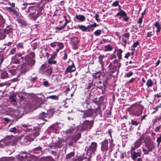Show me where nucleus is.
Wrapping results in <instances>:
<instances>
[{
  "instance_id": "nucleus-1",
  "label": "nucleus",
  "mask_w": 161,
  "mask_h": 161,
  "mask_svg": "<svg viewBox=\"0 0 161 161\" xmlns=\"http://www.w3.org/2000/svg\"><path fill=\"white\" fill-rule=\"evenodd\" d=\"M21 59H22V60L24 59L25 61V62L21 65L20 69L21 73L28 71L35 63V60L30 58L28 55L25 56V57H21Z\"/></svg>"
},
{
  "instance_id": "nucleus-2",
  "label": "nucleus",
  "mask_w": 161,
  "mask_h": 161,
  "mask_svg": "<svg viewBox=\"0 0 161 161\" xmlns=\"http://www.w3.org/2000/svg\"><path fill=\"white\" fill-rule=\"evenodd\" d=\"M97 144L95 142H92L91 145L87 148L86 150V154L89 157H91V155L94 153L96 150Z\"/></svg>"
},
{
  "instance_id": "nucleus-3",
  "label": "nucleus",
  "mask_w": 161,
  "mask_h": 161,
  "mask_svg": "<svg viewBox=\"0 0 161 161\" xmlns=\"http://www.w3.org/2000/svg\"><path fill=\"white\" fill-rule=\"evenodd\" d=\"M93 125V121H89L87 120H85L83 123L81 127V130H86L88 131L92 127Z\"/></svg>"
},
{
  "instance_id": "nucleus-4",
  "label": "nucleus",
  "mask_w": 161,
  "mask_h": 161,
  "mask_svg": "<svg viewBox=\"0 0 161 161\" xmlns=\"http://www.w3.org/2000/svg\"><path fill=\"white\" fill-rule=\"evenodd\" d=\"M135 106V114L137 116H139L142 114L143 107L139 104H134L131 106Z\"/></svg>"
},
{
  "instance_id": "nucleus-5",
  "label": "nucleus",
  "mask_w": 161,
  "mask_h": 161,
  "mask_svg": "<svg viewBox=\"0 0 161 161\" xmlns=\"http://www.w3.org/2000/svg\"><path fill=\"white\" fill-rule=\"evenodd\" d=\"M8 73L6 71H2L1 73V78L2 79L7 78L11 75L14 74L15 71L14 70H9Z\"/></svg>"
},
{
  "instance_id": "nucleus-6",
  "label": "nucleus",
  "mask_w": 161,
  "mask_h": 161,
  "mask_svg": "<svg viewBox=\"0 0 161 161\" xmlns=\"http://www.w3.org/2000/svg\"><path fill=\"white\" fill-rule=\"evenodd\" d=\"M108 142L107 139H105L101 143V150L102 153L105 155L108 150Z\"/></svg>"
},
{
  "instance_id": "nucleus-7",
  "label": "nucleus",
  "mask_w": 161,
  "mask_h": 161,
  "mask_svg": "<svg viewBox=\"0 0 161 161\" xmlns=\"http://www.w3.org/2000/svg\"><path fill=\"white\" fill-rule=\"evenodd\" d=\"M94 112V110L92 109H89L86 111H84L83 114L80 115L82 118H86L92 116Z\"/></svg>"
},
{
  "instance_id": "nucleus-8",
  "label": "nucleus",
  "mask_w": 161,
  "mask_h": 161,
  "mask_svg": "<svg viewBox=\"0 0 161 161\" xmlns=\"http://www.w3.org/2000/svg\"><path fill=\"white\" fill-rule=\"evenodd\" d=\"M142 138L141 137L137 140L133 144L134 146L131 147V150L134 151L136 149L139 147L142 144Z\"/></svg>"
},
{
  "instance_id": "nucleus-9",
  "label": "nucleus",
  "mask_w": 161,
  "mask_h": 161,
  "mask_svg": "<svg viewBox=\"0 0 161 161\" xmlns=\"http://www.w3.org/2000/svg\"><path fill=\"white\" fill-rule=\"evenodd\" d=\"M39 132H38L34 133L31 134L26 136V138L28 139V142L30 143L37 136L39 135Z\"/></svg>"
},
{
  "instance_id": "nucleus-10",
  "label": "nucleus",
  "mask_w": 161,
  "mask_h": 161,
  "mask_svg": "<svg viewBox=\"0 0 161 161\" xmlns=\"http://www.w3.org/2000/svg\"><path fill=\"white\" fill-rule=\"evenodd\" d=\"M76 68L74 66V63L71 65L69 66L66 69L64 72V74H66L68 73H71L74 72Z\"/></svg>"
},
{
  "instance_id": "nucleus-11",
  "label": "nucleus",
  "mask_w": 161,
  "mask_h": 161,
  "mask_svg": "<svg viewBox=\"0 0 161 161\" xmlns=\"http://www.w3.org/2000/svg\"><path fill=\"white\" fill-rule=\"evenodd\" d=\"M146 147L149 151H151L155 147L154 143L153 142H151L148 143L146 144Z\"/></svg>"
},
{
  "instance_id": "nucleus-12",
  "label": "nucleus",
  "mask_w": 161,
  "mask_h": 161,
  "mask_svg": "<svg viewBox=\"0 0 161 161\" xmlns=\"http://www.w3.org/2000/svg\"><path fill=\"white\" fill-rule=\"evenodd\" d=\"M47 116L48 114L47 113L43 112L41 113V124H44L45 122L47 121V120L44 118Z\"/></svg>"
},
{
  "instance_id": "nucleus-13",
  "label": "nucleus",
  "mask_w": 161,
  "mask_h": 161,
  "mask_svg": "<svg viewBox=\"0 0 161 161\" xmlns=\"http://www.w3.org/2000/svg\"><path fill=\"white\" fill-rule=\"evenodd\" d=\"M110 64L111 65L114 67H116L117 69L118 67L119 68L121 66V64L119 63L118 60L117 59L114 60L112 63Z\"/></svg>"
},
{
  "instance_id": "nucleus-14",
  "label": "nucleus",
  "mask_w": 161,
  "mask_h": 161,
  "mask_svg": "<svg viewBox=\"0 0 161 161\" xmlns=\"http://www.w3.org/2000/svg\"><path fill=\"white\" fill-rule=\"evenodd\" d=\"M75 18L80 22H82L85 21L86 19L85 17L82 15L79 14L75 16Z\"/></svg>"
},
{
  "instance_id": "nucleus-15",
  "label": "nucleus",
  "mask_w": 161,
  "mask_h": 161,
  "mask_svg": "<svg viewBox=\"0 0 161 161\" xmlns=\"http://www.w3.org/2000/svg\"><path fill=\"white\" fill-rule=\"evenodd\" d=\"M154 25L157 28V30H156V32L157 33V35H158V32H160L161 30V25L158 22H156L154 23Z\"/></svg>"
},
{
  "instance_id": "nucleus-16",
  "label": "nucleus",
  "mask_w": 161,
  "mask_h": 161,
  "mask_svg": "<svg viewBox=\"0 0 161 161\" xmlns=\"http://www.w3.org/2000/svg\"><path fill=\"white\" fill-rule=\"evenodd\" d=\"M141 156V153L140 152L136 153L134 152L132 154V157L134 160H135L138 157H140Z\"/></svg>"
},
{
  "instance_id": "nucleus-17",
  "label": "nucleus",
  "mask_w": 161,
  "mask_h": 161,
  "mask_svg": "<svg viewBox=\"0 0 161 161\" xmlns=\"http://www.w3.org/2000/svg\"><path fill=\"white\" fill-rule=\"evenodd\" d=\"M78 27L83 31H86L87 30H89L88 26L86 27L83 25H79Z\"/></svg>"
},
{
  "instance_id": "nucleus-18",
  "label": "nucleus",
  "mask_w": 161,
  "mask_h": 161,
  "mask_svg": "<svg viewBox=\"0 0 161 161\" xmlns=\"http://www.w3.org/2000/svg\"><path fill=\"white\" fill-rule=\"evenodd\" d=\"M57 46L58 48L56 49V52H58L60 49H62L64 47L63 44L62 42H58Z\"/></svg>"
},
{
  "instance_id": "nucleus-19",
  "label": "nucleus",
  "mask_w": 161,
  "mask_h": 161,
  "mask_svg": "<svg viewBox=\"0 0 161 161\" xmlns=\"http://www.w3.org/2000/svg\"><path fill=\"white\" fill-rule=\"evenodd\" d=\"M104 51L107 52L111 51L113 49V48L110 45H108L104 47Z\"/></svg>"
},
{
  "instance_id": "nucleus-20",
  "label": "nucleus",
  "mask_w": 161,
  "mask_h": 161,
  "mask_svg": "<svg viewBox=\"0 0 161 161\" xmlns=\"http://www.w3.org/2000/svg\"><path fill=\"white\" fill-rule=\"evenodd\" d=\"M119 12L117 14V16L120 15L121 17H124L126 16L127 14L124 11L121 10L120 9H119Z\"/></svg>"
},
{
  "instance_id": "nucleus-21",
  "label": "nucleus",
  "mask_w": 161,
  "mask_h": 161,
  "mask_svg": "<svg viewBox=\"0 0 161 161\" xmlns=\"http://www.w3.org/2000/svg\"><path fill=\"white\" fill-rule=\"evenodd\" d=\"M74 129L73 128H70L69 129H67L65 131H64V134L66 135H68L69 134H70L72 133V132L74 131Z\"/></svg>"
},
{
  "instance_id": "nucleus-22",
  "label": "nucleus",
  "mask_w": 161,
  "mask_h": 161,
  "mask_svg": "<svg viewBox=\"0 0 161 161\" xmlns=\"http://www.w3.org/2000/svg\"><path fill=\"white\" fill-rule=\"evenodd\" d=\"M22 126L24 128V130L27 131H29L31 130L32 129V128H30L31 125L24 124L22 125Z\"/></svg>"
},
{
  "instance_id": "nucleus-23",
  "label": "nucleus",
  "mask_w": 161,
  "mask_h": 161,
  "mask_svg": "<svg viewBox=\"0 0 161 161\" xmlns=\"http://www.w3.org/2000/svg\"><path fill=\"white\" fill-rule=\"evenodd\" d=\"M127 39L122 37V38L121 41V44L125 48L126 46V44L127 42Z\"/></svg>"
},
{
  "instance_id": "nucleus-24",
  "label": "nucleus",
  "mask_w": 161,
  "mask_h": 161,
  "mask_svg": "<svg viewBox=\"0 0 161 161\" xmlns=\"http://www.w3.org/2000/svg\"><path fill=\"white\" fill-rule=\"evenodd\" d=\"M16 95L13 94L10 96L9 99L11 102H14L16 101Z\"/></svg>"
},
{
  "instance_id": "nucleus-25",
  "label": "nucleus",
  "mask_w": 161,
  "mask_h": 161,
  "mask_svg": "<svg viewBox=\"0 0 161 161\" xmlns=\"http://www.w3.org/2000/svg\"><path fill=\"white\" fill-rule=\"evenodd\" d=\"M146 85L148 87H151L153 85V82L152 80L149 79H148Z\"/></svg>"
},
{
  "instance_id": "nucleus-26",
  "label": "nucleus",
  "mask_w": 161,
  "mask_h": 161,
  "mask_svg": "<svg viewBox=\"0 0 161 161\" xmlns=\"http://www.w3.org/2000/svg\"><path fill=\"white\" fill-rule=\"evenodd\" d=\"M47 99H52L53 100H58V97L57 96L54 95L48 96L47 97Z\"/></svg>"
},
{
  "instance_id": "nucleus-27",
  "label": "nucleus",
  "mask_w": 161,
  "mask_h": 161,
  "mask_svg": "<svg viewBox=\"0 0 161 161\" xmlns=\"http://www.w3.org/2000/svg\"><path fill=\"white\" fill-rule=\"evenodd\" d=\"M154 32V28H153V31H149L147 32V37H150L152 35H153V33Z\"/></svg>"
},
{
  "instance_id": "nucleus-28",
  "label": "nucleus",
  "mask_w": 161,
  "mask_h": 161,
  "mask_svg": "<svg viewBox=\"0 0 161 161\" xmlns=\"http://www.w3.org/2000/svg\"><path fill=\"white\" fill-rule=\"evenodd\" d=\"M81 134L79 132H78L77 134L75 135V142H76L79 139V138L80 137Z\"/></svg>"
},
{
  "instance_id": "nucleus-29",
  "label": "nucleus",
  "mask_w": 161,
  "mask_h": 161,
  "mask_svg": "<svg viewBox=\"0 0 161 161\" xmlns=\"http://www.w3.org/2000/svg\"><path fill=\"white\" fill-rule=\"evenodd\" d=\"M130 36V34L129 33H124L122 35V37L128 39Z\"/></svg>"
},
{
  "instance_id": "nucleus-30",
  "label": "nucleus",
  "mask_w": 161,
  "mask_h": 161,
  "mask_svg": "<svg viewBox=\"0 0 161 161\" xmlns=\"http://www.w3.org/2000/svg\"><path fill=\"white\" fill-rule=\"evenodd\" d=\"M110 72L113 73L114 72L116 69H117L116 67H114L111 65H109Z\"/></svg>"
},
{
  "instance_id": "nucleus-31",
  "label": "nucleus",
  "mask_w": 161,
  "mask_h": 161,
  "mask_svg": "<svg viewBox=\"0 0 161 161\" xmlns=\"http://www.w3.org/2000/svg\"><path fill=\"white\" fill-rule=\"evenodd\" d=\"M18 21L22 25L25 26L27 25L26 22L21 19H19Z\"/></svg>"
},
{
  "instance_id": "nucleus-32",
  "label": "nucleus",
  "mask_w": 161,
  "mask_h": 161,
  "mask_svg": "<svg viewBox=\"0 0 161 161\" xmlns=\"http://www.w3.org/2000/svg\"><path fill=\"white\" fill-rule=\"evenodd\" d=\"M74 155V153L73 152H71L70 153L68 154L66 156V158L67 159H69L72 157Z\"/></svg>"
},
{
  "instance_id": "nucleus-33",
  "label": "nucleus",
  "mask_w": 161,
  "mask_h": 161,
  "mask_svg": "<svg viewBox=\"0 0 161 161\" xmlns=\"http://www.w3.org/2000/svg\"><path fill=\"white\" fill-rule=\"evenodd\" d=\"M157 142L158 143L157 146L158 147L161 143V135L159 137H158L156 140Z\"/></svg>"
},
{
  "instance_id": "nucleus-34",
  "label": "nucleus",
  "mask_w": 161,
  "mask_h": 161,
  "mask_svg": "<svg viewBox=\"0 0 161 161\" xmlns=\"http://www.w3.org/2000/svg\"><path fill=\"white\" fill-rule=\"evenodd\" d=\"M101 33V31L100 30H98L94 32L95 35L96 36H99Z\"/></svg>"
},
{
  "instance_id": "nucleus-35",
  "label": "nucleus",
  "mask_w": 161,
  "mask_h": 161,
  "mask_svg": "<svg viewBox=\"0 0 161 161\" xmlns=\"http://www.w3.org/2000/svg\"><path fill=\"white\" fill-rule=\"evenodd\" d=\"M9 131L11 132H13L14 133H16L17 131V130L15 127L10 128Z\"/></svg>"
},
{
  "instance_id": "nucleus-36",
  "label": "nucleus",
  "mask_w": 161,
  "mask_h": 161,
  "mask_svg": "<svg viewBox=\"0 0 161 161\" xmlns=\"http://www.w3.org/2000/svg\"><path fill=\"white\" fill-rule=\"evenodd\" d=\"M23 142L24 144H28L29 142H28V140L26 138V137L25 136L23 139Z\"/></svg>"
},
{
  "instance_id": "nucleus-37",
  "label": "nucleus",
  "mask_w": 161,
  "mask_h": 161,
  "mask_svg": "<svg viewBox=\"0 0 161 161\" xmlns=\"http://www.w3.org/2000/svg\"><path fill=\"white\" fill-rule=\"evenodd\" d=\"M40 15V14L39 12H38L37 13L36 15V16H35H35H31V18L34 20H35L37 19V18L38 16H39Z\"/></svg>"
},
{
  "instance_id": "nucleus-38",
  "label": "nucleus",
  "mask_w": 161,
  "mask_h": 161,
  "mask_svg": "<svg viewBox=\"0 0 161 161\" xmlns=\"http://www.w3.org/2000/svg\"><path fill=\"white\" fill-rule=\"evenodd\" d=\"M11 12L14 14L16 15V17H20L19 14L18 13L17 11L14 9L13 10H12V11Z\"/></svg>"
},
{
  "instance_id": "nucleus-39",
  "label": "nucleus",
  "mask_w": 161,
  "mask_h": 161,
  "mask_svg": "<svg viewBox=\"0 0 161 161\" xmlns=\"http://www.w3.org/2000/svg\"><path fill=\"white\" fill-rule=\"evenodd\" d=\"M12 62L14 64H18L19 63V59H14L12 60Z\"/></svg>"
},
{
  "instance_id": "nucleus-40",
  "label": "nucleus",
  "mask_w": 161,
  "mask_h": 161,
  "mask_svg": "<svg viewBox=\"0 0 161 161\" xmlns=\"http://www.w3.org/2000/svg\"><path fill=\"white\" fill-rule=\"evenodd\" d=\"M17 46L18 48L22 49L23 48V45L22 43H18L17 45Z\"/></svg>"
},
{
  "instance_id": "nucleus-41",
  "label": "nucleus",
  "mask_w": 161,
  "mask_h": 161,
  "mask_svg": "<svg viewBox=\"0 0 161 161\" xmlns=\"http://www.w3.org/2000/svg\"><path fill=\"white\" fill-rule=\"evenodd\" d=\"M48 63L50 64H55L56 63V61H53L51 59V58H50L48 61Z\"/></svg>"
},
{
  "instance_id": "nucleus-42",
  "label": "nucleus",
  "mask_w": 161,
  "mask_h": 161,
  "mask_svg": "<svg viewBox=\"0 0 161 161\" xmlns=\"http://www.w3.org/2000/svg\"><path fill=\"white\" fill-rule=\"evenodd\" d=\"M133 73L132 72L130 71L129 73L126 74L125 76L127 77H129L133 75Z\"/></svg>"
},
{
  "instance_id": "nucleus-43",
  "label": "nucleus",
  "mask_w": 161,
  "mask_h": 161,
  "mask_svg": "<svg viewBox=\"0 0 161 161\" xmlns=\"http://www.w3.org/2000/svg\"><path fill=\"white\" fill-rule=\"evenodd\" d=\"M57 42H52L50 44V46L53 47H54L57 45Z\"/></svg>"
},
{
  "instance_id": "nucleus-44",
  "label": "nucleus",
  "mask_w": 161,
  "mask_h": 161,
  "mask_svg": "<svg viewBox=\"0 0 161 161\" xmlns=\"http://www.w3.org/2000/svg\"><path fill=\"white\" fill-rule=\"evenodd\" d=\"M42 83L43 86L46 87H48L49 85V84L48 83V81H44Z\"/></svg>"
},
{
  "instance_id": "nucleus-45",
  "label": "nucleus",
  "mask_w": 161,
  "mask_h": 161,
  "mask_svg": "<svg viewBox=\"0 0 161 161\" xmlns=\"http://www.w3.org/2000/svg\"><path fill=\"white\" fill-rule=\"evenodd\" d=\"M119 5V2L116 1L113 3L112 5V7H116L118 5Z\"/></svg>"
},
{
  "instance_id": "nucleus-46",
  "label": "nucleus",
  "mask_w": 161,
  "mask_h": 161,
  "mask_svg": "<svg viewBox=\"0 0 161 161\" xmlns=\"http://www.w3.org/2000/svg\"><path fill=\"white\" fill-rule=\"evenodd\" d=\"M29 55H29H28L30 58H32V59L33 58H34L35 57V54L33 52H31L29 53Z\"/></svg>"
},
{
  "instance_id": "nucleus-47",
  "label": "nucleus",
  "mask_w": 161,
  "mask_h": 161,
  "mask_svg": "<svg viewBox=\"0 0 161 161\" xmlns=\"http://www.w3.org/2000/svg\"><path fill=\"white\" fill-rule=\"evenodd\" d=\"M16 52V49L15 48H13L9 52V54H13L15 53Z\"/></svg>"
},
{
  "instance_id": "nucleus-48",
  "label": "nucleus",
  "mask_w": 161,
  "mask_h": 161,
  "mask_svg": "<svg viewBox=\"0 0 161 161\" xmlns=\"http://www.w3.org/2000/svg\"><path fill=\"white\" fill-rule=\"evenodd\" d=\"M96 23H94L93 24H90L88 25V27H89V30L92 27H95L96 26Z\"/></svg>"
},
{
  "instance_id": "nucleus-49",
  "label": "nucleus",
  "mask_w": 161,
  "mask_h": 161,
  "mask_svg": "<svg viewBox=\"0 0 161 161\" xmlns=\"http://www.w3.org/2000/svg\"><path fill=\"white\" fill-rule=\"evenodd\" d=\"M131 123L132 125H138L139 123L138 122L136 121H135L133 120H132L131 121Z\"/></svg>"
},
{
  "instance_id": "nucleus-50",
  "label": "nucleus",
  "mask_w": 161,
  "mask_h": 161,
  "mask_svg": "<svg viewBox=\"0 0 161 161\" xmlns=\"http://www.w3.org/2000/svg\"><path fill=\"white\" fill-rule=\"evenodd\" d=\"M143 18V16L140 17L139 19L137 20V23L141 25L142 22Z\"/></svg>"
},
{
  "instance_id": "nucleus-51",
  "label": "nucleus",
  "mask_w": 161,
  "mask_h": 161,
  "mask_svg": "<svg viewBox=\"0 0 161 161\" xmlns=\"http://www.w3.org/2000/svg\"><path fill=\"white\" fill-rule=\"evenodd\" d=\"M65 27V26H64V25L63 26H60L59 27H56V29L60 31L63 29Z\"/></svg>"
},
{
  "instance_id": "nucleus-52",
  "label": "nucleus",
  "mask_w": 161,
  "mask_h": 161,
  "mask_svg": "<svg viewBox=\"0 0 161 161\" xmlns=\"http://www.w3.org/2000/svg\"><path fill=\"white\" fill-rule=\"evenodd\" d=\"M73 47L74 49H77L78 47V46L76 43H74L73 44Z\"/></svg>"
},
{
  "instance_id": "nucleus-53",
  "label": "nucleus",
  "mask_w": 161,
  "mask_h": 161,
  "mask_svg": "<svg viewBox=\"0 0 161 161\" xmlns=\"http://www.w3.org/2000/svg\"><path fill=\"white\" fill-rule=\"evenodd\" d=\"M6 36L3 34H0V40L4 39Z\"/></svg>"
},
{
  "instance_id": "nucleus-54",
  "label": "nucleus",
  "mask_w": 161,
  "mask_h": 161,
  "mask_svg": "<svg viewBox=\"0 0 161 161\" xmlns=\"http://www.w3.org/2000/svg\"><path fill=\"white\" fill-rule=\"evenodd\" d=\"M139 44V43L138 42H134L133 45V47L135 48Z\"/></svg>"
},
{
  "instance_id": "nucleus-55",
  "label": "nucleus",
  "mask_w": 161,
  "mask_h": 161,
  "mask_svg": "<svg viewBox=\"0 0 161 161\" xmlns=\"http://www.w3.org/2000/svg\"><path fill=\"white\" fill-rule=\"evenodd\" d=\"M142 150L144 152V154L146 155L148 154V152H149L148 149L147 150L144 148Z\"/></svg>"
},
{
  "instance_id": "nucleus-56",
  "label": "nucleus",
  "mask_w": 161,
  "mask_h": 161,
  "mask_svg": "<svg viewBox=\"0 0 161 161\" xmlns=\"http://www.w3.org/2000/svg\"><path fill=\"white\" fill-rule=\"evenodd\" d=\"M130 55L131 54L130 53H128L125 54L124 57L126 58H128L130 56Z\"/></svg>"
},
{
  "instance_id": "nucleus-57",
  "label": "nucleus",
  "mask_w": 161,
  "mask_h": 161,
  "mask_svg": "<svg viewBox=\"0 0 161 161\" xmlns=\"http://www.w3.org/2000/svg\"><path fill=\"white\" fill-rule=\"evenodd\" d=\"M32 46L33 49H35L37 47V44L36 43H33L31 44Z\"/></svg>"
},
{
  "instance_id": "nucleus-58",
  "label": "nucleus",
  "mask_w": 161,
  "mask_h": 161,
  "mask_svg": "<svg viewBox=\"0 0 161 161\" xmlns=\"http://www.w3.org/2000/svg\"><path fill=\"white\" fill-rule=\"evenodd\" d=\"M23 7L21 8V9L22 10H24L27 7V5L26 3H24L23 4Z\"/></svg>"
},
{
  "instance_id": "nucleus-59",
  "label": "nucleus",
  "mask_w": 161,
  "mask_h": 161,
  "mask_svg": "<svg viewBox=\"0 0 161 161\" xmlns=\"http://www.w3.org/2000/svg\"><path fill=\"white\" fill-rule=\"evenodd\" d=\"M154 97L157 98H159L161 97V93H160L158 94H155Z\"/></svg>"
},
{
  "instance_id": "nucleus-60",
  "label": "nucleus",
  "mask_w": 161,
  "mask_h": 161,
  "mask_svg": "<svg viewBox=\"0 0 161 161\" xmlns=\"http://www.w3.org/2000/svg\"><path fill=\"white\" fill-rule=\"evenodd\" d=\"M124 20L125 21H127L129 19V17L127 16V15H126V16H124Z\"/></svg>"
},
{
  "instance_id": "nucleus-61",
  "label": "nucleus",
  "mask_w": 161,
  "mask_h": 161,
  "mask_svg": "<svg viewBox=\"0 0 161 161\" xmlns=\"http://www.w3.org/2000/svg\"><path fill=\"white\" fill-rule=\"evenodd\" d=\"M40 150V147L36 148L34 149V151H35V153H37V151H39Z\"/></svg>"
},
{
  "instance_id": "nucleus-62",
  "label": "nucleus",
  "mask_w": 161,
  "mask_h": 161,
  "mask_svg": "<svg viewBox=\"0 0 161 161\" xmlns=\"http://www.w3.org/2000/svg\"><path fill=\"white\" fill-rule=\"evenodd\" d=\"M122 52L123 51H122V50L120 49H119L118 50L117 54H122Z\"/></svg>"
},
{
  "instance_id": "nucleus-63",
  "label": "nucleus",
  "mask_w": 161,
  "mask_h": 161,
  "mask_svg": "<svg viewBox=\"0 0 161 161\" xmlns=\"http://www.w3.org/2000/svg\"><path fill=\"white\" fill-rule=\"evenodd\" d=\"M19 96L21 98V99L22 100H25L26 97H25L23 96H22V95H19Z\"/></svg>"
},
{
  "instance_id": "nucleus-64",
  "label": "nucleus",
  "mask_w": 161,
  "mask_h": 161,
  "mask_svg": "<svg viewBox=\"0 0 161 161\" xmlns=\"http://www.w3.org/2000/svg\"><path fill=\"white\" fill-rule=\"evenodd\" d=\"M118 56V58L119 60H120L122 58V54H117Z\"/></svg>"
}]
</instances>
